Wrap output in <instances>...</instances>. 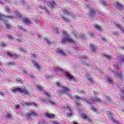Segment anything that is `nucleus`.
Here are the masks:
<instances>
[{"instance_id":"nucleus-1","label":"nucleus","mask_w":124,"mask_h":124,"mask_svg":"<svg viewBox=\"0 0 124 124\" xmlns=\"http://www.w3.org/2000/svg\"><path fill=\"white\" fill-rule=\"evenodd\" d=\"M56 85L57 87L62 88V90H60L59 92L60 93H64L65 94L68 95V96L71 98V99H74V98H75L77 100H80V99L81 100H84V101L87 102V103H88V104H92V103H93V102H101V100L96 97H94V98L91 99L90 101L87 100V99L85 98H81L77 95H76L74 96V97H72V96L69 93H70V90H69L68 88H67V87L63 86L62 84L59 82H57Z\"/></svg>"},{"instance_id":"nucleus-2","label":"nucleus","mask_w":124,"mask_h":124,"mask_svg":"<svg viewBox=\"0 0 124 124\" xmlns=\"http://www.w3.org/2000/svg\"><path fill=\"white\" fill-rule=\"evenodd\" d=\"M54 71L61 73V74L63 75L64 77H65L66 79L69 81H76L75 78L73 77L72 75L70 74L69 73L63 71L62 68L59 67H56L54 68Z\"/></svg>"},{"instance_id":"nucleus-3","label":"nucleus","mask_w":124,"mask_h":124,"mask_svg":"<svg viewBox=\"0 0 124 124\" xmlns=\"http://www.w3.org/2000/svg\"><path fill=\"white\" fill-rule=\"evenodd\" d=\"M62 34L65 36L66 38H62V44H64V43H66V42L74 44L73 48H74L75 50L77 51V50H78V46L75 44V41H74V40H73V39H72V38L69 36V35L66 33L65 31H63Z\"/></svg>"},{"instance_id":"nucleus-4","label":"nucleus","mask_w":124,"mask_h":124,"mask_svg":"<svg viewBox=\"0 0 124 124\" xmlns=\"http://www.w3.org/2000/svg\"><path fill=\"white\" fill-rule=\"evenodd\" d=\"M44 94L47 97H48V99H47V101L48 102H49V103H50V104H51V105H53L54 106H56L57 105V103H56V102L54 100H53V99H51V94H50V93L45 91L44 92Z\"/></svg>"},{"instance_id":"nucleus-5","label":"nucleus","mask_w":124,"mask_h":124,"mask_svg":"<svg viewBox=\"0 0 124 124\" xmlns=\"http://www.w3.org/2000/svg\"><path fill=\"white\" fill-rule=\"evenodd\" d=\"M69 105H66L65 106L63 107V109H68V113H67V116L68 117H71L73 114H74V112L71 110V109L69 108Z\"/></svg>"},{"instance_id":"nucleus-6","label":"nucleus","mask_w":124,"mask_h":124,"mask_svg":"<svg viewBox=\"0 0 124 124\" xmlns=\"http://www.w3.org/2000/svg\"><path fill=\"white\" fill-rule=\"evenodd\" d=\"M16 92H18V93H23L28 96H30V93H29V92H28L27 90L25 89L17 88H16Z\"/></svg>"},{"instance_id":"nucleus-7","label":"nucleus","mask_w":124,"mask_h":124,"mask_svg":"<svg viewBox=\"0 0 124 124\" xmlns=\"http://www.w3.org/2000/svg\"><path fill=\"white\" fill-rule=\"evenodd\" d=\"M5 18H8V19H13L14 16H5L0 14V21L3 20V19H5Z\"/></svg>"},{"instance_id":"nucleus-8","label":"nucleus","mask_w":124,"mask_h":124,"mask_svg":"<svg viewBox=\"0 0 124 124\" xmlns=\"http://www.w3.org/2000/svg\"><path fill=\"white\" fill-rule=\"evenodd\" d=\"M56 52L57 54H59V55H61V56H63L64 57H65L66 56V54H65V52L63 51V50L61 48H58L56 50Z\"/></svg>"},{"instance_id":"nucleus-9","label":"nucleus","mask_w":124,"mask_h":124,"mask_svg":"<svg viewBox=\"0 0 124 124\" xmlns=\"http://www.w3.org/2000/svg\"><path fill=\"white\" fill-rule=\"evenodd\" d=\"M36 115H37L36 113H35L34 111H32L31 112H30L26 114V117L27 118V119H30L31 116L32 117H35L36 116Z\"/></svg>"},{"instance_id":"nucleus-10","label":"nucleus","mask_w":124,"mask_h":124,"mask_svg":"<svg viewBox=\"0 0 124 124\" xmlns=\"http://www.w3.org/2000/svg\"><path fill=\"white\" fill-rule=\"evenodd\" d=\"M115 7L117 8V9H123V7H124V6L122 4H121L120 2H116V3L114 4Z\"/></svg>"},{"instance_id":"nucleus-11","label":"nucleus","mask_w":124,"mask_h":124,"mask_svg":"<svg viewBox=\"0 0 124 124\" xmlns=\"http://www.w3.org/2000/svg\"><path fill=\"white\" fill-rule=\"evenodd\" d=\"M46 2L49 7L53 8L54 6L56 5V3L54 1H46Z\"/></svg>"},{"instance_id":"nucleus-12","label":"nucleus","mask_w":124,"mask_h":124,"mask_svg":"<svg viewBox=\"0 0 124 124\" xmlns=\"http://www.w3.org/2000/svg\"><path fill=\"white\" fill-rule=\"evenodd\" d=\"M117 62L119 63H122V62H124V56H121L118 59H117Z\"/></svg>"},{"instance_id":"nucleus-13","label":"nucleus","mask_w":124,"mask_h":124,"mask_svg":"<svg viewBox=\"0 0 124 124\" xmlns=\"http://www.w3.org/2000/svg\"><path fill=\"white\" fill-rule=\"evenodd\" d=\"M32 62L33 64L35 65L37 70H40V66L39 65V64H38L37 62H36V61H33Z\"/></svg>"},{"instance_id":"nucleus-14","label":"nucleus","mask_w":124,"mask_h":124,"mask_svg":"<svg viewBox=\"0 0 124 124\" xmlns=\"http://www.w3.org/2000/svg\"><path fill=\"white\" fill-rule=\"evenodd\" d=\"M3 22L4 24H5L7 29H8V30H9V29H11V28H12V26L11 24L6 23H7V20H3Z\"/></svg>"},{"instance_id":"nucleus-15","label":"nucleus","mask_w":124,"mask_h":124,"mask_svg":"<svg viewBox=\"0 0 124 124\" xmlns=\"http://www.w3.org/2000/svg\"><path fill=\"white\" fill-rule=\"evenodd\" d=\"M86 78L89 81L90 83H93V79L92 78L90 74L86 75Z\"/></svg>"},{"instance_id":"nucleus-16","label":"nucleus","mask_w":124,"mask_h":124,"mask_svg":"<svg viewBox=\"0 0 124 124\" xmlns=\"http://www.w3.org/2000/svg\"><path fill=\"white\" fill-rule=\"evenodd\" d=\"M115 26L116 28H117L118 29H119L120 30L122 31V32H123V33H124V29H123V28L122 27V26H121L118 23H116L115 24Z\"/></svg>"},{"instance_id":"nucleus-17","label":"nucleus","mask_w":124,"mask_h":124,"mask_svg":"<svg viewBox=\"0 0 124 124\" xmlns=\"http://www.w3.org/2000/svg\"><path fill=\"white\" fill-rule=\"evenodd\" d=\"M46 117L47 118H48L49 119H52L55 117V115L52 114V113H46Z\"/></svg>"},{"instance_id":"nucleus-18","label":"nucleus","mask_w":124,"mask_h":124,"mask_svg":"<svg viewBox=\"0 0 124 124\" xmlns=\"http://www.w3.org/2000/svg\"><path fill=\"white\" fill-rule=\"evenodd\" d=\"M22 72L24 74H27L28 77H30V78H33V75L28 74V72L27 71L23 70H22Z\"/></svg>"},{"instance_id":"nucleus-19","label":"nucleus","mask_w":124,"mask_h":124,"mask_svg":"<svg viewBox=\"0 0 124 124\" xmlns=\"http://www.w3.org/2000/svg\"><path fill=\"white\" fill-rule=\"evenodd\" d=\"M81 117L82 119H83L84 120H85V121H89V122H91V119H90V118L87 116V115L85 114H82L81 115Z\"/></svg>"},{"instance_id":"nucleus-20","label":"nucleus","mask_w":124,"mask_h":124,"mask_svg":"<svg viewBox=\"0 0 124 124\" xmlns=\"http://www.w3.org/2000/svg\"><path fill=\"white\" fill-rule=\"evenodd\" d=\"M26 105L27 106H33L34 107H36L37 105L34 103H26Z\"/></svg>"},{"instance_id":"nucleus-21","label":"nucleus","mask_w":124,"mask_h":124,"mask_svg":"<svg viewBox=\"0 0 124 124\" xmlns=\"http://www.w3.org/2000/svg\"><path fill=\"white\" fill-rule=\"evenodd\" d=\"M23 22L27 25H30L31 24V20H30V19L28 18H25L23 20Z\"/></svg>"},{"instance_id":"nucleus-22","label":"nucleus","mask_w":124,"mask_h":124,"mask_svg":"<svg viewBox=\"0 0 124 124\" xmlns=\"http://www.w3.org/2000/svg\"><path fill=\"white\" fill-rule=\"evenodd\" d=\"M94 14H95V12H94V10H93V9H91L89 16H90V17H92V16H93Z\"/></svg>"},{"instance_id":"nucleus-23","label":"nucleus","mask_w":124,"mask_h":124,"mask_svg":"<svg viewBox=\"0 0 124 124\" xmlns=\"http://www.w3.org/2000/svg\"><path fill=\"white\" fill-rule=\"evenodd\" d=\"M21 36H22V34L16 35V40L18 41V42H21L22 41V38H21Z\"/></svg>"},{"instance_id":"nucleus-24","label":"nucleus","mask_w":124,"mask_h":124,"mask_svg":"<svg viewBox=\"0 0 124 124\" xmlns=\"http://www.w3.org/2000/svg\"><path fill=\"white\" fill-rule=\"evenodd\" d=\"M7 54L10 58H15L16 57V54H13L12 53H10L9 52H7Z\"/></svg>"},{"instance_id":"nucleus-25","label":"nucleus","mask_w":124,"mask_h":124,"mask_svg":"<svg viewBox=\"0 0 124 124\" xmlns=\"http://www.w3.org/2000/svg\"><path fill=\"white\" fill-rule=\"evenodd\" d=\"M40 8L42 9V10H44L46 12V14H48L49 13V12L47 11V8L46 7L43 6H40Z\"/></svg>"},{"instance_id":"nucleus-26","label":"nucleus","mask_w":124,"mask_h":124,"mask_svg":"<svg viewBox=\"0 0 124 124\" xmlns=\"http://www.w3.org/2000/svg\"><path fill=\"white\" fill-rule=\"evenodd\" d=\"M77 93L79 94H85L86 93V92L84 90H78Z\"/></svg>"},{"instance_id":"nucleus-27","label":"nucleus","mask_w":124,"mask_h":124,"mask_svg":"<svg viewBox=\"0 0 124 124\" xmlns=\"http://www.w3.org/2000/svg\"><path fill=\"white\" fill-rule=\"evenodd\" d=\"M100 3H101V4H103V5H104V6H107V3H106V1H105V0H100Z\"/></svg>"},{"instance_id":"nucleus-28","label":"nucleus","mask_w":124,"mask_h":124,"mask_svg":"<svg viewBox=\"0 0 124 124\" xmlns=\"http://www.w3.org/2000/svg\"><path fill=\"white\" fill-rule=\"evenodd\" d=\"M36 87L39 91H42V90H43L42 86H40L39 84H37Z\"/></svg>"},{"instance_id":"nucleus-29","label":"nucleus","mask_w":124,"mask_h":124,"mask_svg":"<svg viewBox=\"0 0 124 124\" xmlns=\"http://www.w3.org/2000/svg\"><path fill=\"white\" fill-rule=\"evenodd\" d=\"M94 28L95 29H96L97 31H101V29L100 28V27H99L98 25H95Z\"/></svg>"},{"instance_id":"nucleus-30","label":"nucleus","mask_w":124,"mask_h":124,"mask_svg":"<svg viewBox=\"0 0 124 124\" xmlns=\"http://www.w3.org/2000/svg\"><path fill=\"white\" fill-rule=\"evenodd\" d=\"M5 11L8 13H10V12H11V10L8 8V6L5 7Z\"/></svg>"},{"instance_id":"nucleus-31","label":"nucleus","mask_w":124,"mask_h":124,"mask_svg":"<svg viewBox=\"0 0 124 124\" xmlns=\"http://www.w3.org/2000/svg\"><path fill=\"white\" fill-rule=\"evenodd\" d=\"M91 47L92 50L93 52H94V51H95V50H96V47H95V46L94 45H91Z\"/></svg>"},{"instance_id":"nucleus-32","label":"nucleus","mask_w":124,"mask_h":124,"mask_svg":"<svg viewBox=\"0 0 124 124\" xmlns=\"http://www.w3.org/2000/svg\"><path fill=\"white\" fill-rule=\"evenodd\" d=\"M115 76H119V77H122V73H118V72H114Z\"/></svg>"},{"instance_id":"nucleus-33","label":"nucleus","mask_w":124,"mask_h":124,"mask_svg":"<svg viewBox=\"0 0 124 124\" xmlns=\"http://www.w3.org/2000/svg\"><path fill=\"white\" fill-rule=\"evenodd\" d=\"M20 52H22V53H26L27 52V49H23L22 48H20L18 49Z\"/></svg>"},{"instance_id":"nucleus-34","label":"nucleus","mask_w":124,"mask_h":124,"mask_svg":"<svg viewBox=\"0 0 124 124\" xmlns=\"http://www.w3.org/2000/svg\"><path fill=\"white\" fill-rule=\"evenodd\" d=\"M22 17V15L19 12H16V18H21Z\"/></svg>"},{"instance_id":"nucleus-35","label":"nucleus","mask_w":124,"mask_h":124,"mask_svg":"<svg viewBox=\"0 0 124 124\" xmlns=\"http://www.w3.org/2000/svg\"><path fill=\"white\" fill-rule=\"evenodd\" d=\"M45 40L46 41V43L48 44V45H50V44H52V42H51L48 39L45 38Z\"/></svg>"},{"instance_id":"nucleus-36","label":"nucleus","mask_w":124,"mask_h":124,"mask_svg":"<svg viewBox=\"0 0 124 124\" xmlns=\"http://www.w3.org/2000/svg\"><path fill=\"white\" fill-rule=\"evenodd\" d=\"M62 18L63 20H64V21H65V22H66V23H68L69 22V19L65 18L64 16H62Z\"/></svg>"},{"instance_id":"nucleus-37","label":"nucleus","mask_w":124,"mask_h":124,"mask_svg":"<svg viewBox=\"0 0 124 124\" xmlns=\"http://www.w3.org/2000/svg\"><path fill=\"white\" fill-rule=\"evenodd\" d=\"M18 28L19 30H21V31H27V30L23 28V27H22L21 26H18Z\"/></svg>"},{"instance_id":"nucleus-38","label":"nucleus","mask_w":124,"mask_h":124,"mask_svg":"<svg viewBox=\"0 0 124 124\" xmlns=\"http://www.w3.org/2000/svg\"><path fill=\"white\" fill-rule=\"evenodd\" d=\"M7 64L8 65H14L15 64V63L13 61H12V62H8Z\"/></svg>"},{"instance_id":"nucleus-39","label":"nucleus","mask_w":124,"mask_h":124,"mask_svg":"<svg viewBox=\"0 0 124 124\" xmlns=\"http://www.w3.org/2000/svg\"><path fill=\"white\" fill-rule=\"evenodd\" d=\"M108 83H110V84H112V83H113V80H112V78H108Z\"/></svg>"},{"instance_id":"nucleus-40","label":"nucleus","mask_w":124,"mask_h":124,"mask_svg":"<svg viewBox=\"0 0 124 124\" xmlns=\"http://www.w3.org/2000/svg\"><path fill=\"white\" fill-rule=\"evenodd\" d=\"M16 83H19L20 84H22L23 81H22V80L20 78L19 79H16Z\"/></svg>"},{"instance_id":"nucleus-41","label":"nucleus","mask_w":124,"mask_h":124,"mask_svg":"<svg viewBox=\"0 0 124 124\" xmlns=\"http://www.w3.org/2000/svg\"><path fill=\"white\" fill-rule=\"evenodd\" d=\"M63 11L66 15H68V14H69V12H68L66 9H64Z\"/></svg>"},{"instance_id":"nucleus-42","label":"nucleus","mask_w":124,"mask_h":124,"mask_svg":"<svg viewBox=\"0 0 124 124\" xmlns=\"http://www.w3.org/2000/svg\"><path fill=\"white\" fill-rule=\"evenodd\" d=\"M113 34L115 36H118V35H119V32H118L117 31H113Z\"/></svg>"},{"instance_id":"nucleus-43","label":"nucleus","mask_w":124,"mask_h":124,"mask_svg":"<svg viewBox=\"0 0 124 124\" xmlns=\"http://www.w3.org/2000/svg\"><path fill=\"white\" fill-rule=\"evenodd\" d=\"M31 56L32 58H36L37 57V55L35 53L31 54Z\"/></svg>"},{"instance_id":"nucleus-44","label":"nucleus","mask_w":124,"mask_h":124,"mask_svg":"<svg viewBox=\"0 0 124 124\" xmlns=\"http://www.w3.org/2000/svg\"><path fill=\"white\" fill-rule=\"evenodd\" d=\"M105 57L107 59H108V60H111V59H112L111 56L110 55H105Z\"/></svg>"},{"instance_id":"nucleus-45","label":"nucleus","mask_w":124,"mask_h":124,"mask_svg":"<svg viewBox=\"0 0 124 124\" xmlns=\"http://www.w3.org/2000/svg\"><path fill=\"white\" fill-rule=\"evenodd\" d=\"M11 91L13 93H16V88H15L14 89H11Z\"/></svg>"},{"instance_id":"nucleus-46","label":"nucleus","mask_w":124,"mask_h":124,"mask_svg":"<svg viewBox=\"0 0 124 124\" xmlns=\"http://www.w3.org/2000/svg\"><path fill=\"white\" fill-rule=\"evenodd\" d=\"M7 118H8V119L11 118V114H10V113H8L7 114Z\"/></svg>"},{"instance_id":"nucleus-47","label":"nucleus","mask_w":124,"mask_h":124,"mask_svg":"<svg viewBox=\"0 0 124 124\" xmlns=\"http://www.w3.org/2000/svg\"><path fill=\"white\" fill-rule=\"evenodd\" d=\"M91 110L93 112H96V109L93 107L91 108Z\"/></svg>"},{"instance_id":"nucleus-48","label":"nucleus","mask_w":124,"mask_h":124,"mask_svg":"<svg viewBox=\"0 0 124 124\" xmlns=\"http://www.w3.org/2000/svg\"><path fill=\"white\" fill-rule=\"evenodd\" d=\"M42 101L43 102H44V103H47V99H42Z\"/></svg>"},{"instance_id":"nucleus-49","label":"nucleus","mask_w":124,"mask_h":124,"mask_svg":"<svg viewBox=\"0 0 124 124\" xmlns=\"http://www.w3.org/2000/svg\"><path fill=\"white\" fill-rule=\"evenodd\" d=\"M0 95H1L2 96H4V93L0 91Z\"/></svg>"},{"instance_id":"nucleus-50","label":"nucleus","mask_w":124,"mask_h":124,"mask_svg":"<svg viewBox=\"0 0 124 124\" xmlns=\"http://www.w3.org/2000/svg\"><path fill=\"white\" fill-rule=\"evenodd\" d=\"M114 67H115V68L116 69H118L120 68V67H119V66H118V65H115L114 66Z\"/></svg>"},{"instance_id":"nucleus-51","label":"nucleus","mask_w":124,"mask_h":124,"mask_svg":"<svg viewBox=\"0 0 124 124\" xmlns=\"http://www.w3.org/2000/svg\"><path fill=\"white\" fill-rule=\"evenodd\" d=\"M8 37L10 39H13V37L12 36H11V35H8Z\"/></svg>"},{"instance_id":"nucleus-52","label":"nucleus","mask_w":124,"mask_h":124,"mask_svg":"<svg viewBox=\"0 0 124 124\" xmlns=\"http://www.w3.org/2000/svg\"><path fill=\"white\" fill-rule=\"evenodd\" d=\"M76 106H79V105H80V103H78V102H76Z\"/></svg>"},{"instance_id":"nucleus-53","label":"nucleus","mask_w":124,"mask_h":124,"mask_svg":"<svg viewBox=\"0 0 124 124\" xmlns=\"http://www.w3.org/2000/svg\"><path fill=\"white\" fill-rule=\"evenodd\" d=\"M6 45H5V44H1V47H5V46H6Z\"/></svg>"},{"instance_id":"nucleus-54","label":"nucleus","mask_w":124,"mask_h":124,"mask_svg":"<svg viewBox=\"0 0 124 124\" xmlns=\"http://www.w3.org/2000/svg\"><path fill=\"white\" fill-rule=\"evenodd\" d=\"M89 35H91V36H93V32H89Z\"/></svg>"},{"instance_id":"nucleus-55","label":"nucleus","mask_w":124,"mask_h":124,"mask_svg":"<svg viewBox=\"0 0 124 124\" xmlns=\"http://www.w3.org/2000/svg\"><path fill=\"white\" fill-rule=\"evenodd\" d=\"M107 100H111V98L109 96L107 97Z\"/></svg>"},{"instance_id":"nucleus-56","label":"nucleus","mask_w":124,"mask_h":124,"mask_svg":"<svg viewBox=\"0 0 124 124\" xmlns=\"http://www.w3.org/2000/svg\"><path fill=\"white\" fill-rule=\"evenodd\" d=\"M45 77L46 78H47V79H49V78H50V76L47 75L45 76Z\"/></svg>"},{"instance_id":"nucleus-57","label":"nucleus","mask_w":124,"mask_h":124,"mask_svg":"<svg viewBox=\"0 0 124 124\" xmlns=\"http://www.w3.org/2000/svg\"><path fill=\"white\" fill-rule=\"evenodd\" d=\"M53 124H60L59 123H58V122H53Z\"/></svg>"},{"instance_id":"nucleus-58","label":"nucleus","mask_w":124,"mask_h":124,"mask_svg":"<svg viewBox=\"0 0 124 124\" xmlns=\"http://www.w3.org/2000/svg\"><path fill=\"white\" fill-rule=\"evenodd\" d=\"M102 39L103 41H105V40H106V39H105V38H102Z\"/></svg>"},{"instance_id":"nucleus-59","label":"nucleus","mask_w":124,"mask_h":124,"mask_svg":"<svg viewBox=\"0 0 124 124\" xmlns=\"http://www.w3.org/2000/svg\"><path fill=\"white\" fill-rule=\"evenodd\" d=\"M18 108H19V105L16 106V109H18Z\"/></svg>"},{"instance_id":"nucleus-60","label":"nucleus","mask_w":124,"mask_h":124,"mask_svg":"<svg viewBox=\"0 0 124 124\" xmlns=\"http://www.w3.org/2000/svg\"><path fill=\"white\" fill-rule=\"evenodd\" d=\"M21 2H22V3H25V0H21Z\"/></svg>"},{"instance_id":"nucleus-61","label":"nucleus","mask_w":124,"mask_h":124,"mask_svg":"<svg viewBox=\"0 0 124 124\" xmlns=\"http://www.w3.org/2000/svg\"><path fill=\"white\" fill-rule=\"evenodd\" d=\"M82 59H87V57H82Z\"/></svg>"},{"instance_id":"nucleus-62","label":"nucleus","mask_w":124,"mask_h":124,"mask_svg":"<svg viewBox=\"0 0 124 124\" xmlns=\"http://www.w3.org/2000/svg\"><path fill=\"white\" fill-rule=\"evenodd\" d=\"M36 23H37V24H38L39 23V20H37Z\"/></svg>"},{"instance_id":"nucleus-63","label":"nucleus","mask_w":124,"mask_h":124,"mask_svg":"<svg viewBox=\"0 0 124 124\" xmlns=\"http://www.w3.org/2000/svg\"><path fill=\"white\" fill-rule=\"evenodd\" d=\"M38 37H41V35H38Z\"/></svg>"},{"instance_id":"nucleus-64","label":"nucleus","mask_w":124,"mask_h":124,"mask_svg":"<svg viewBox=\"0 0 124 124\" xmlns=\"http://www.w3.org/2000/svg\"><path fill=\"white\" fill-rule=\"evenodd\" d=\"M19 56H18L17 55H16V58H18Z\"/></svg>"}]
</instances>
